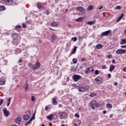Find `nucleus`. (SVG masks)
<instances>
[{"label":"nucleus","mask_w":126,"mask_h":126,"mask_svg":"<svg viewBox=\"0 0 126 126\" xmlns=\"http://www.w3.org/2000/svg\"><path fill=\"white\" fill-rule=\"evenodd\" d=\"M121 8H122V7H121V6H117L116 7V9L120 10V9H121Z\"/></svg>","instance_id":"nucleus-46"},{"label":"nucleus","mask_w":126,"mask_h":126,"mask_svg":"<svg viewBox=\"0 0 126 126\" xmlns=\"http://www.w3.org/2000/svg\"><path fill=\"white\" fill-rule=\"evenodd\" d=\"M19 35L17 33H13L12 35V38L13 39V44L17 46V44L19 43Z\"/></svg>","instance_id":"nucleus-1"},{"label":"nucleus","mask_w":126,"mask_h":126,"mask_svg":"<svg viewBox=\"0 0 126 126\" xmlns=\"http://www.w3.org/2000/svg\"><path fill=\"white\" fill-rule=\"evenodd\" d=\"M114 69H115V65H114L113 64H111L110 66L109 71L112 72V71H113Z\"/></svg>","instance_id":"nucleus-24"},{"label":"nucleus","mask_w":126,"mask_h":126,"mask_svg":"<svg viewBox=\"0 0 126 126\" xmlns=\"http://www.w3.org/2000/svg\"><path fill=\"white\" fill-rule=\"evenodd\" d=\"M73 79L74 80V81H78L79 79L81 78V76H80L79 75H73Z\"/></svg>","instance_id":"nucleus-12"},{"label":"nucleus","mask_w":126,"mask_h":126,"mask_svg":"<svg viewBox=\"0 0 126 126\" xmlns=\"http://www.w3.org/2000/svg\"><path fill=\"white\" fill-rule=\"evenodd\" d=\"M123 71H124V72H126V68H123Z\"/></svg>","instance_id":"nucleus-56"},{"label":"nucleus","mask_w":126,"mask_h":126,"mask_svg":"<svg viewBox=\"0 0 126 126\" xmlns=\"http://www.w3.org/2000/svg\"><path fill=\"white\" fill-rule=\"evenodd\" d=\"M73 87H76V84H73Z\"/></svg>","instance_id":"nucleus-60"},{"label":"nucleus","mask_w":126,"mask_h":126,"mask_svg":"<svg viewBox=\"0 0 126 126\" xmlns=\"http://www.w3.org/2000/svg\"><path fill=\"white\" fill-rule=\"evenodd\" d=\"M124 33H125V34H126V29L124 31Z\"/></svg>","instance_id":"nucleus-64"},{"label":"nucleus","mask_w":126,"mask_h":126,"mask_svg":"<svg viewBox=\"0 0 126 126\" xmlns=\"http://www.w3.org/2000/svg\"><path fill=\"white\" fill-rule=\"evenodd\" d=\"M121 48H126V46H125V45H124V46H123V45H122V46H121Z\"/></svg>","instance_id":"nucleus-63"},{"label":"nucleus","mask_w":126,"mask_h":126,"mask_svg":"<svg viewBox=\"0 0 126 126\" xmlns=\"http://www.w3.org/2000/svg\"><path fill=\"white\" fill-rule=\"evenodd\" d=\"M94 96H97V94L91 93L90 94L91 97H94Z\"/></svg>","instance_id":"nucleus-37"},{"label":"nucleus","mask_w":126,"mask_h":126,"mask_svg":"<svg viewBox=\"0 0 126 126\" xmlns=\"http://www.w3.org/2000/svg\"><path fill=\"white\" fill-rule=\"evenodd\" d=\"M77 10L79 11V13L80 15H82V14H84L85 13V10L84 8L82 7H79L77 8Z\"/></svg>","instance_id":"nucleus-7"},{"label":"nucleus","mask_w":126,"mask_h":126,"mask_svg":"<svg viewBox=\"0 0 126 126\" xmlns=\"http://www.w3.org/2000/svg\"><path fill=\"white\" fill-rule=\"evenodd\" d=\"M84 18V17H80L79 18L76 19L75 20V21H76V22H80L81 21H82V19H83Z\"/></svg>","instance_id":"nucleus-27"},{"label":"nucleus","mask_w":126,"mask_h":126,"mask_svg":"<svg viewBox=\"0 0 126 126\" xmlns=\"http://www.w3.org/2000/svg\"><path fill=\"white\" fill-rule=\"evenodd\" d=\"M1 2L6 3L8 5H16V0H0Z\"/></svg>","instance_id":"nucleus-2"},{"label":"nucleus","mask_w":126,"mask_h":126,"mask_svg":"<svg viewBox=\"0 0 126 126\" xmlns=\"http://www.w3.org/2000/svg\"><path fill=\"white\" fill-rule=\"evenodd\" d=\"M95 21H87L86 22V24H87L88 25H93V24H95Z\"/></svg>","instance_id":"nucleus-17"},{"label":"nucleus","mask_w":126,"mask_h":126,"mask_svg":"<svg viewBox=\"0 0 126 126\" xmlns=\"http://www.w3.org/2000/svg\"><path fill=\"white\" fill-rule=\"evenodd\" d=\"M54 74L57 75V74H58V73H59V72H58V70H57V69L55 70L54 71Z\"/></svg>","instance_id":"nucleus-38"},{"label":"nucleus","mask_w":126,"mask_h":126,"mask_svg":"<svg viewBox=\"0 0 126 126\" xmlns=\"http://www.w3.org/2000/svg\"><path fill=\"white\" fill-rule=\"evenodd\" d=\"M59 115H60L59 119L60 120H63V119H64L66 117V113L65 112H60Z\"/></svg>","instance_id":"nucleus-11"},{"label":"nucleus","mask_w":126,"mask_h":126,"mask_svg":"<svg viewBox=\"0 0 126 126\" xmlns=\"http://www.w3.org/2000/svg\"><path fill=\"white\" fill-rule=\"evenodd\" d=\"M51 43H55L56 40H58V36L56 35L55 33L52 34L51 36Z\"/></svg>","instance_id":"nucleus-6"},{"label":"nucleus","mask_w":126,"mask_h":126,"mask_svg":"<svg viewBox=\"0 0 126 126\" xmlns=\"http://www.w3.org/2000/svg\"><path fill=\"white\" fill-rule=\"evenodd\" d=\"M81 62H86V59H85V58H82V59H81Z\"/></svg>","instance_id":"nucleus-47"},{"label":"nucleus","mask_w":126,"mask_h":126,"mask_svg":"<svg viewBox=\"0 0 126 126\" xmlns=\"http://www.w3.org/2000/svg\"><path fill=\"white\" fill-rule=\"evenodd\" d=\"M71 41H74V42H76L77 41V37H74L71 38Z\"/></svg>","instance_id":"nucleus-35"},{"label":"nucleus","mask_w":126,"mask_h":126,"mask_svg":"<svg viewBox=\"0 0 126 126\" xmlns=\"http://www.w3.org/2000/svg\"><path fill=\"white\" fill-rule=\"evenodd\" d=\"M89 105L90 107H91L93 110H95V108H99L101 106L100 103H97L95 100L90 102Z\"/></svg>","instance_id":"nucleus-3"},{"label":"nucleus","mask_w":126,"mask_h":126,"mask_svg":"<svg viewBox=\"0 0 126 126\" xmlns=\"http://www.w3.org/2000/svg\"><path fill=\"white\" fill-rule=\"evenodd\" d=\"M3 104V99H0V106H1Z\"/></svg>","instance_id":"nucleus-40"},{"label":"nucleus","mask_w":126,"mask_h":126,"mask_svg":"<svg viewBox=\"0 0 126 126\" xmlns=\"http://www.w3.org/2000/svg\"><path fill=\"white\" fill-rule=\"evenodd\" d=\"M53 114H50V115L47 116V119L49 120V121H53Z\"/></svg>","instance_id":"nucleus-25"},{"label":"nucleus","mask_w":126,"mask_h":126,"mask_svg":"<svg viewBox=\"0 0 126 126\" xmlns=\"http://www.w3.org/2000/svg\"><path fill=\"white\" fill-rule=\"evenodd\" d=\"M31 115V112L30 111H28L26 112V116H29V117H30Z\"/></svg>","instance_id":"nucleus-33"},{"label":"nucleus","mask_w":126,"mask_h":126,"mask_svg":"<svg viewBox=\"0 0 126 126\" xmlns=\"http://www.w3.org/2000/svg\"><path fill=\"white\" fill-rule=\"evenodd\" d=\"M50 25L52 27H57L58 26V25H59V23H58L57 22H53L51 23Z\"/></svg>","instance_id":"nucleus-18"},{"label":"nucleus","mask_w":126,"mask_h":126,"mask_svg":"<svg viewBox=\"0 0 126 126\" xmlns=\"http://www.w3.org/2000/svg\"><path fill=\"white\" fill-rule=\"evenodd\" d=\"M106 108H108V109H112V108H113V105L111 104H107Z\"/></svg>","instance_id":"nucleus-29"},{"label":"nucleus","mask_w":126,"mask_h":126,"mask_svg":"<svg viewBox=\"0 0 126 126\" xmlns=\"http://www.w3.org/2000/svg\"><path fill=\"white\" fill-rule=\"evenodd\" d=\"M94 9V5H90L88 6V8H87V11H90V10H92V9Z\"/></svg>","instance_id":"nucleus-16"},{"label":"nucleus","mask_w":126,"mask_h":126,"mask_svg":"<svg viewBox=\"0 0 126 126\" xmlns=\"http://www.w3.org/2000/svg\"><path fill=\"white\" fill-rule=\"evenodd\" d=\"M58 102L56 101V99L55 98H53V100L52 101V104L55 105H57Z\"/></svg>","instance_id":"nucleus-32"},{"label":"nucleus","mask_w":126,"mask_h":126,"mask_svg":"<svg viewBox=\"0 0 126 126\" xmlns=\"http://www.w3.org/2000/svg\"><path fill=\"white\" fill-rule=\"evenodd\" d=\"M27 89H28V87H25V91L26 92H27Z\"/></svg>","instance_id":"nucleus-54"},{"label":"nucleus","mask_w":126,"mask_h":126,"mask_svg":"<svg viewBox=\"0 0 126 126\" xmlns=\"http://www.w3.org/2000/svg\"><path fill=\"white\" fill-rule=\"evenodd\" d=\"M103 8V6H100L99 8V10H101V9H102Z\"/></svg>","instance_id":"nucleus-58"},{"label":"nucleus","mask_w":126,"mask_h":126,"mask_svg":"<svg viewBox=\"0 0 126 126\" xmlns=\"http://www.w3.org/2000/svg\"><path fill=\"white\" fill-rule=\"evenodd\" d=\"M4 84H5V81L4 80L0 81V85H4Z\"/></svg>","instance_id":"nucleus-31"},{"label":"nucleus","mask_w":126,"mask_h":126,"mask_svg":"<svg viewBox=\"0 0 126 126\" xmlns=\"http://www.w3.org/2000/svg\"><path fill=\"white\" fill-rule=\"evenodd\" d=\"M95 81L98 83V84H100L102 83V78L100 76H98L97 77L95 78Z\"/></svg>","instance_id":"nucleus-14"},{"label":"nucleus","mask_w":126,"mask_h":126,"mask_svg":"<svg viewBox=\"0 0 126 126\" xmlns=\"http://www.w3.org/2000/svg\"><path fill=\"white\" fill-rule=\"evenodd\" d=\"M95 74H99V70H96L94 72Z\"/></svg>","instance_id":"nucleus-44"},{"label":"nucleus","mask_w":126,"mask_h":126,"mask_svg":"<svg viewBox=\"0 0 126 126\" xmlns=\"http://www.w3.org/2000/svg\"><path fill=\"white\" fill-rule=\"evenodd\" d=\"M46 14H47V15H49V14H50V12H49L48 11H46Z\"/></svg>","instance_id":"nucleus-53"},{"label":"nucleus","mask_w":126,"mask_h":126,"mask_svg":"<svg viewBox=\"0 0 126 126\" xmlns=\"http://www.w3.org/2000/svg\"><path fill=\"white\" fill-rule=\"evenodd\" d=\"M22 26L23 28H26V24H25V23L22 24Z\"/></svg>","instance_id":"nucleus-48"},{"label":"nucleus","mask_w":126,"mask_h":126,"mask_svg":"<svg viewBox=\"0 0 126 126\" xmlns=\"http://www.w3.org/2000/svg\"><path fill=\"white\" fill-rule=\"evenodd\" d=\"M45 111H48V110H49V107L46 106L45 108Z\"/></svg>","instance_id":"nucleus-51"},{"label":"nucleus","mask_w":126,"mask_h":126,"mask_svg":"<svg viewBox=\"0 0 126 126\" xmlns=\"http://www.w3.org/2000/svg\"><path fill=\"white\" fill-rule=\"evenodd\" d=\"M41 65V63L39 62H36L35 64V66L32 67L33 70H35L37 69V68H39L40 66Z\"/></svg>","instance_id":"nucleus-13"},{"label":"nucleus","mask_w":126,"mask_h":126,"mask_svg":"<svg viewBox=\"0 0 126 126\" xmlns=\"http://www.w3.org/2000/svg\"><path fill=\"white\" fill-rule=\"evenodd\" d=\"M28 66H29V67H30L31 68H33V67H34V66H33V64L32 63H29L28 64Z\"/></svg>","instance_id":"nucleus-36"},{"label":"nucleus","mask_w":126,"mask_h":126,"mask_svg":"<svg viewBox=\"0 0 126 126\" xmlns=\"http://www.w3.org/2000/svg\"><path fill=\"white\" fill-rule=\"evenodd\" d=\"M36 6L39 9H41L43 8V6H42V4H41V3L40 2L36 3Z\"/></svg>","instance_id":"nucleus-20"},{"label":"nucleus","mask_w":126,"mask_h":126,"mask_svg":"<svg viewBox=\"0 0 126 126\" xmlns=\"http://www.w3.org/2000/svg\"><path fill=\"white\" fill-rule=\"evenodd\" d=\"M114 85H115V86H117V85H118V82H115V83H114Z\"/></svg>","instance_id":"nucleus-59"},{"label":"nucleus","mask_w":126,"mask_h":126,"mask_svg":"<svg viewBox=\"0 0 126 126\" xmlns=\"http://www.w3.org/2000/svg\"><path fill=\"white\" fill-rule=\"evenodd\" d=\"M72 62L73 63H74V64L77 63V60L75 58L73 59Z\"/></svg>","instance_id":"nucleus-34"},{"label":"nucleus","mask_w":126,"mask_h":126,"mask_svg":"<svg viewBox=\"0 0 126 126\" xmlns=\"http://www.w3.org/2000/svg\"><path fill=\"white\" fill-rule=\"evenodd\" d=\"M20 122H21V118L20 117H17L15 120V123H16V124H18V125L19 124H20Z\"/></svg>","instance_id":"nucleus-15"},{"label":"nucleus","mask_w":126,"mask_h":126,"mask_svg":"<svg viewBox=\"0 0 126 126\" xmlns=\"http://www.w3.org/2000/svg\"><path fill=\"white\" fill-rule=\"evenodd\" d=\"M109 117L111 118H113V114H110Z\"/></svg>","instance_id":"nucleus-62"},{"label":"nucleus","mask_w":126,"mask_h":126,"mask_svg":"<svg viewBox=\"0 0 126 126\" xmlns=\"http://www.w3.org/2000/svg\"><path fill=\"white\" fill-rule=\"evenodd\" d=\"M3 112L4 115L5 116V117H6V118H7L10 114L9 111H8L6 109V108H5V107L3 108Z\"/></svg>","instance_id":"nucleus-8"},{"label":"nucleus","mask_w":126,"mask_h":126,"mask_svg":"<svg viewBox=\"0 0 126 126\" xmlns=\"http://www.w3.org/2000/svg\"><path fill=\"white\" fill-rule=\"evenodd\" d=\"M126 44V39H124L122 40V42H120V45H125Z\"/></svg>","instance_id":"nucleus-30"},{"label":"nucleus","mask_w":126,"mask_h":126,"mask_svg":"<svg viewBox=\"0 0 126 126\" xmlns=\"http://www.w3.org/2000/svg\"><path fill=\"white\" fill-rule=\"evenodd\" d=\"M112 55H109L107 56V58L108 59H112Z\"/></svg>","instance_id":"nucleus-41"},{"label":"nucleus","mask_w":126,"mask_h":126,"mask_svg":"<svg viewBox=\"0 0 126 126\" xmlns=\"http://www.w3.org/2000/svg\"><path fill=\"white\" fill-rule=\"evenodd\" d=\"M32 121H33V119H32V118H31V119L29 120V121L27 122L25 124V126H29V125H30V123H31V122H32Z\"/></svg>","instance_id":"nucleus-22"},{"label":"nucleus","mask_w":126,"mask_h":126,"mask_svg":"<svg viewBox=\"0 0 126 126\" xmlns=\"http://www.w3.org/2000/svg\"><path fill=\"white\" fill-rule=\"evenodd\" d=\"M19 28H21V26H16L15 27L16 29H19Z\"/></svg>","instance_id":"nucleus-43"},{"label":"nucleus","mask_w":126,"mask_h":126,"mask_svg":"<svg viewBox=\"0 0 126 126\" xmlns=\"http://www.w3.org/2000/svg\"><path fill=\"white\" fill-rule=\"evenodd\" d=\"M77 89L79 92H86V91H88V90H89V86H79L77 87Z\"/></svg>","instance_id":"nucleus-4"},{"label":"nucleus","mask_w":126,"mask_h":126,"mask_svg":"<svg viewBox=\"0 0 126 126\" xmlns=\"http://www.w3.org/2000/svg\"><path fill=\"white\" fill-rule=\"evenodd\" d=\"M10 101H11V97H9L8 99V103H10Z\"/></svg>","instance_id":"nucleus-50"},{"label":"nucleus","mask_w":126,"mask_h":126,"mask_svg":"<svg viewBox=\"0 0 126 126\" xmlns=\"http://www.w3.org/2000/svg\"><path fill=\"white\" fill-rule=\"evenodd\" d=\"M112 63H114V64L116 63V60H113L112 61Z\"/></svg>","instance_id":"nucleus-52"},{"label":"nucleus","mask_w":126,"mask_h":126,"mask_svg":"<svg viewBox=\"0 0 126 126\" xmlns=\"http://www.w3.org/2000/svg\"><path fill=\"white\" fill-rule=\"evenodd\" d=\"M76 49H77V47L74 46V48L73 49L72 51L71 52L70 55H74L76 52Z\"/></svg>","instance_id":"nucleus-19"},{"label":"nucleus","mask_w":126,"mask_h":126,"mask_svg":"<svg viewBox=\"0 0 126 126\" xmlns=\"http://www.w3.org/2000/svg\"><path fill=\"white\" fill-rule=\"evenodd\" d=\"M3 10H5V6L3 5L0 6V11H3Z\"/></svg>","instance_id":"nucleus-28"},{"label":"nucleus","mask_w":126,"mask_h":126,"mask_svg":"<svg viewBox=\"0 0 126 126\" xmlns=\"http://www.w3.org/2000/svg\"><path fill=\"white\" fill-rule=\"evenodd\" d=\"M74 117L75 118H79V115H78V114H75L74 115Z\"/></svg>","instance_id":"nucleus-45"},{"label":"nucleus","mask_w":126,"mask_h":126,"mask_svg":"<svg viewBox=\"0 0 126 126\" xmlns=\"http://www.w3.org/2000/svg\"><path fill=\"white\" fill-rule=\"evenodd\" d=\"M101 35L104 36H112V30H108L101 33Z\"/></svg>","instance_id":"nucleus-5"},{"label":"nucleus","mask_w":126,"mask_h":126,"mask_svg":"<svg viewBox=\"0 0 126 126\" xmlns=\"http://www.w3.org/2000/svg\"><path fill=\"white\" fill-rule=\"evenodd\" d=\"M116 54H118V55L119 54H126V50L125 49H118L116 51Z\"/></svg>","instance_id":"nucleus-10"},{"label":"nucleus","mask_w":126,"mask_h":126,"mask_svg":"<svg viewBox=\"0 0 126 126\" xmlns=\"http://www.w3.org/2000/svg\"><path fill=\"white\" fill-rule=\"evenodd\" d=\"M31 99H32V102L34 101H35V96H32Z\"/></svg>","instance_id":"nucleus-39"},{"label":"nucleus","mask_w":126,"mask_h":126,"mask_svg":"<svg viewBox=\"0 0 126 126\" xmlns=\"http://www.w3.org/2000/svg\"><path fill=\"white\" fill-rule=\"evenodd\" d=\"M29 119H30V116H29L28 115H24L23 116L24 121H28V120H29Z\"/></svg>","instance_id":"nucleus-21"},{"label":"nucleus","mask_w":126,"mask_h":126,"mask_svg":"<svg viewBox=\"0 0 126 126\" xmlns=\"http://www.w3.org/2000/svg\"><path fill=\"white\" fill-rule=\"evenodd\" d=\"M95 48H96V49H97L98 50H100V49H102V48H103V45H102V44H98L96 45Z\"/></svg>","instance_id":"nucleus-23"},{"label":"nucleus","mask_w":126,"mask_h":126,"mask_svg":"<svg viewBox=\"0 0 126 126\" xmlns=\"http://www.w3.org/2000/svg\"><path fill=\"white\" fill-rule=\"evenodd\" d=\"M4 62L5 63H6L8 61H7V60H5L4 61Z\"/></svg>","instance_id":"nucleus-61"},{"label":"nucleus","mask_w":126,"mask_h":126,"mask_svg":"<svg viewBox=\"0 0 126 126\" xmlns=\"http://www.w3.org/2000/svg\"><path fill=\"white\" fill-rule=\"evenodd\" d=\"M93 71H94V69H93V67H89L85 69V72L86 74H88L89 72H92Z\"/></svg>","instance_id":"nucleus-9"},{"label":"nucleus","mask_w":126,"mask_h":126,"mask_svg":"<svg viewBox=\"0 0 126 126\" xmlns=\"http://www.w3.org/2000/svg\"><path fill=\"white\" fill-rule=\"evenodd\" d=\"M102 69H107V66L106 65H103L102 66Z\"/></svg>","instance_id":"nucleus-42"},{"label":"nucleus","mask_w":126,"mask_h":126,"mask_svg":"<svg viewBox=\"0 0 126 126\" xmlns=\"http://www.w3.org/2000/svg\"><path fill=\"white\" fill-rule=\"evenodd\" d=\"M108 78H111V77H112V75L110 73L108 74Z\"/></svg>","instance_id":"nucleus-49"},{"label":"nucleus","mask_w":126,"mask_h":126,"mask_svg":"<svg viewBox=\"0 0 126 126\" xmlns=\"http://www.w3.org/2000/svg\"><path fill=\"white\" fill-rule=\"evenodd\" d=\"M123 17H124V14H122L121 16H120L119 18H118L116 22H119L121 19H122Z\"/></svg>","instance_id":"nucleus-26"},{"label":"nucleus","mask_w":126,"mask_h":126,"mask_svg":"<svg viewBox=\"0 0 126 126\" xmlns=\"http://www.w3.org/2000/svg\"><path fill=\"white\" fill-rule=\"evenodd\" d=\"M107 113V111L106 110H104L103 111V114H104V115H105V114H106Z\"/></svg>","instance_id":"nucleus-55"},{"label":"nucleus","mask_w":126,"mask_h":126,"mask_svg":"<svg viewBox=\"0 0 126 126\" xmlns=\"http://www.w3.org/2000/svg\"><path fill=\"white\" fill-rule=\"evenodd\" d=\"M32 119V120H34L35 119V116H34V114L33 115Z\"/></svg>","instance_id":"nucleus-57"}]
</instances>
